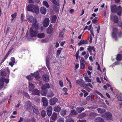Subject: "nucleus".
Segmentation results:
<instances>
[{
	"mask_svg": "<svg viewBox=\"0 0 122 122\" xmlns=\"http://www.w3.org/2000/svg\"><path fill=\"white\" fill-rule=\"evenodd\" d=\"M111 10L112 13H117V15L119 16L121 15L122 13V8L120 6L117 7L116 5H112L111 6Z\"/></svg>",
	"mask_w": 122,
	"mask_h": 122,
	"instance_id": "obj_1",
	"label": "nucleus"
},
{
	"mask_svg": "<svg viewBox=\"0 0 122 122\" xmlns=\"http://www.w3.org/2000/svg\"><path fill=\"white\" fill-rule=\"evenodd\" d=\"M98 115V114L94 112H91L89 115L88 119L90 120H93L95 117Z\"/></svg>",
	"mask_w": 122,
	"mask_h": 122,
	"instance_id": "obj_2",
	"label": "nucleus"
},
{
	"mask_svg": "<svg viewBox=\"0 0 122 122\" xmlns=\"http://www.w3.org/2000/svg\"><path fill=\"white\" fill-rule=\"evenodd\" d=\"M52 109V107L51 106H48L47 107L46 112L48 116L50 117L51 115Z\"/></svg>",
	"mask_w": 122,
	"mask_h": 122,
	"instance_id": "obj_3",
	"label": "nucleus"
},
{
	"mask_svg": "<svg viewBox=\"0 0 122 122\" xmlns=\"http://www.w3.org/2000/svg\"><path fill=\"white\" fill-rule=\"evenodd\" d=\"M37 31L34 30L32 28H30V35L31 37H33L37 36Z\"/></svg>",
	"mask_w": 122,
	"mask_h": 122,
	"instance_id": "obj_4",
	"label": "nucleus"
},
{
	"mask_svg": "<svg viewBox=\"0 0 122 122\" xmlns=\"http://www.w3.org/2000/svg\"><path fill=\"white\" fill-rule=\"evenodd\" d=\"M58 100V99L56 97H53L50 99L49 100L50 104L51 105H54Z\"/></svg>",
	"mask_w": 122,
	"mask_h": 122,
	"instance_id": "obj_5",
	"label": "nucleus"
},
{
	"mask_svg": "<svg viewBox=\"0 0 122 122\" xmlns=\"http://www.w3.org/2000/svg\"><path fill=\"white\" fill-rule=\"evenodd\" d=\"M50 20L49 18H46L44 19L43 25L45 27H47L49 25V24Z\"/></svg>",
	"mask_w": 122,
	"mask_h": 122,
	"instance_id": "obj_6",
	"label": "nucleus"
},
{
	"mask_svg": "<svg viewBox=\"0 0 122 122\" xmlns=\"http://www.w3.org/2000/svg\"><path fill=\"white\" fill-rule=\"evenodd\" d=\"M103 115L108 120L110 119L112 116V115L111 113L108 112H107L103 114Z\"/></svg>",
	"mask_w": 122,
	"mask_h": 122,
	"instance_id": "obj_7",
	"label": "nucleus"
},
{
	"mask_svg": "<svg viewBox=\"0 0 122 122\" xmlns=\"http://www.w3.org/2000/svg\"><path fill=\"white\" fill-rule=\"evenodd\" d=\"M41 101L42 102L43 106L46 107L48 104V100L47 98L44 97H42L41 99Z\"/></svg>",
	"mask_w": 122,
	"mask_h": 122,
	"instance_id": "obj_8",
	"label": "nucleus"
},
{
	"mask_svg": "<svg viewBox=\"0 0 122 122\" xmlns=\"http://www.w3.org/2000/svg\"><path fill=\"white\" fill-rule=\"evenodd\" d=\"M35 8V6L33 4L29 5L26 8L27 11L32 12L33 11V9Z\"/></svg>",
	"mask_w": 122,
	"mask_h": 122,
	"instance_id": "obj_9",
	"label": "nucleus"
},
{
	"mask_svg": "<svg viewBox=\"0 0 122 122\" xmlns=\"http://www.w3.org/2000/svg\"><path fill=\"white\" fill-rule=\"evenodd\" d=\"M76 82L78 85H80L81 87L83 86L86 87V86H84L85 84V82L83 80L81 79V81L78 80L76 81Z\"/></svg>",
	"mask_w": 122,
	"mask_h": 122,
	"instance_id": "obj_10",
	"label": "nucleus"
},
{
	"mask_svg": "<svg viewBox=\"0 0 122 122\" xmlns=\"http://www.w3.org/2000/svg\"><path fill=\"white\" fill-rule=\"evenodd\" d=\"M40 91L38 90L37 89H35L32 91V94L33 95H40Z\"/></svg>",
	"mask_w": 122,
	"mask_h": 122,
	"instance_id": "obj_11",
	"label": "nucleus"
},
{
	"mask_svg": "<svg viewBox=\"0 0 122 122\" xmlns=\"http://www.w3.org/2000/svg\"><path fill=\"white\" fill-rule=\"evenodd\" d=\"M50 88L49 84L47 83L44 84L41 87V88L44 90H45L47 88L49 89Z\"/></svg>",
	"mask_w": 122,
	"mask_h": 122,
	"instance_id": "obj_12",
	"label": "nucleus"
},
{
	"mask_svg": "<svg viewBox=\"0 0 122 122\" xmlns=\"http://www.w3.org/2000/svg\"><path fill=\"white\" fill-rule=\"evenodd\" d=\"M37 22L36 20H34V22L32 24V26L33 27L36 29H38L39 25L37 23Z\"/></svg>",
	"mask_w": 122,
	"mask_h": 122,
	"instance_id": "obj_13",
	"label": "nucleus"
},
{
	"mask_svg": "<svg viewBox=\"0 0 122 122\" xmlns=\"http://www.w3.org/2000/svg\"><path fill=\"white\" fill-rule=\"evenodd\" d=\"M51 118L53 121H56L57 119V113L54 112L53 113L51 117Z\"/></svg>",
	"mask_w": 122,
	"mask_h": 122,
	"instance_id": "obj_14",
	"label": "nucleus"
},
{
	"mask_svg": "<svg viewBox=\"0 0 122 122\" xmlns=\"http://www.w3.org/2000/svg\"><path fill=\"white\" fill-rule=\"evenodd\" d=\"M42 77L44 81L46 82H48L49 80V78L48 76L46 74L43 75Z\"/></svg>",
	"mask_w": 122,
	"mask_h": 122,
	"instance_id": "obj_15",
	"label": "nucleus"
},
{
	"mask_svg": "<svg viewBox=\"0 0 122 122\" xmlns=\"http://www.w3.org/2000/svg\"><path fill=\"white\" fill-rule=\"evenodd\" d=\"M0 80V89L2 88L4 86V78L3 77H1Z\"/></svg>",
	"mask_w": 122,
	"mask_h": 122,
	"instance_id": "obj_16",
	"label": "nucleus"
},
{
	"mask_svg": "<svg viewBox=\"0 0 122 122\" xmlns=\"http://www.w3.org/2000/svg\"><path fill=\"white\" fill-rule=\"evenodd\" d=\"M87 41L86 40H80L78 43V46H80L82 45V44H87Z\"/></svg>",
	"mask_w": 122,
	"mask_h": 122,
	"instance_id": "obj_17",
	"label": "nucleus"
},
{
	"mask_svg": "<svg viewBox=\"0 0 122 122\" xmlns=\"http://www.w3.org/2000/svg\"><path fill=\"white\" fill-rule=\"evenodd\" d=\"M61 109V107L59 105L55 106L53 108L54 110L56 112H58L60 111Z\"/></svg>",
	"mask_w": 122,
	"mask_h": 122,
	"instance_id": "obj_18",
	"label": "nucleus"
},
{
	"mask_svg": "<svg viewBox=\"0 0 122 122\" xmlns=\"http://www.w3.org/2000/svg\"><path fill=\"white\" fill-rule=\"evenodd\" d=\"M54 95V93L51 90H49L47 93V96L49 97H51L53 96Z\"/></svg>",
	"mask_w": 122,
	"mask_h": 122,
	"instance_id": "obj_19",
	"label": "nucleus"
},
{
	"mask_svg": "<svg viewBox=\"0 0 122 122\" xmlns=\"http://www.w3.org/2000/svg\"><path fill=\"white\" fill-rule=\"evenodd\" d=\"M95 122H104L103 119L100 117H97L95 120Z\"/></svg>",
	"mask_w": 122,
	"mask_h": 122,
	"instance_id": "obj_20",
	"label": "nucleus"
},
{
	"mask_svg": "<svg viewBox=\"0 0 122 122\" xmlns=\"http://www.w3.org/2000/svg\"><path fill=\"white\" fill-rule=\"evenodd\" d=\"M84 110V108L81 107H77L76 108L77 112L78 113H81Z\"/></svg>",
	"mask_w": 122,
	"mask_h": 122,
	"instance_id": "obj_21",
	"label": "nucleus"
},
{
	"mask_svg": "<svg viewBox=\"0 0 122 122\" xmlns=\"http://www.w3.org/2000/svg\"><path fill=\"white\" fill-rule=\"evenodd\" d=\"M97 110L98 112L101 114H103L106 111V110L105 109L100 108H97Z\"/></svg>",
	"mask_w": 122,
	"mask_h": 122,
	"instance_id": "obj_22",
	"label": "nucleus"
},
{
	"mask_svg": "<svg viewBox=\"0 0 122 122\" xmlns=\"http://www.w3.org/2000/svg\"><path fill=\"white\" fill-rule=\"evenodd\" d=\"M40 11L42 14H45L46 12V9L44 7H41L40 8Z\"/></svg>",
	"mask_w": 122,
	"mask_h": 122,
	"instance_id": "obj_23",
	"label": "nucleus"
},
{
	"mask_svg": "<svg viewBox=\"0 0 122 122\" xmlns=\"http://www.w3.org/2000/svg\"><path fill=\"white\" fill-rule=\"evenodd\" d=\"M32 12L35 13L37 15L39 13V9L37 6H35V8L33 9V11Z\"/></svg>",
	"mask_w": 122,
	"mask_h": 122,
	"instance_id": "obj_24",
	"label": "nucleus"
},
{
	"mask_svg": "<svg viewBox=\"0 0 122 122\" xmlns=\"http://www.w3.org/2000/svg\"><path fill=\"white\" fill-rule=\"evenodd\" d=\"M50 62V60L49 57V56H47L46 57V65L48 68L49 67Z\"/></svg>",
	"mask_w": 122,
	"mask_h": 122,
	"instance_id": "obj_25",
	"label": "nucleus"
},
{
	"mask_svg": "<svg viewBox=\"0 0 122 122\" xmlns=\"http://www.w3.org/2000/svg\"><path fill=\"white\" fill-rule=\"evenodd\" d=\"M36 19H34L33 16H29L28 18L27 19V20L29 22H32Z\"/></svg>",
	"mask_w": 122,
	"mask_h": 122,
	"instance_id": "obj_26",
	"label": "nucleus"
},
{
	"mask_svg": "<svg viewBox=\"0 0 122 122\" xmlns=\"http://www.w3.org/2000/svg\"><path fill=\"white\" fill-rule=\"evenodd\" d=\"M29 91H31L35 87V86L33 84L31 83H30V82H29Z\"/></svg>",
	"mask_w": 122,
	"mask_h": 122,
	"instance_id": "obj_27",
	"label": "nucleus"
},
{
	"mask_svg": "<svg viewBox=\"0 0 122 122\" xmlns=\"http://www.w3.org/2000/svg\"><path fill=\"white\" fill-rule=\"evenodd\" d=\"M34 113L36 114L39 113V111L37 107L35 106H34L32 107Z\"/></svg>",
	"mask_w": 122,
	"mask_h": 122,
	"instance_id": "obj_28",
	"label": "nucleus"
},
{
	"mask_svg": "<svg viewBox=\"0 0 122 122\" xmlns=\"http://www.w3.org/2000/svg\"><path fill=\"white\" fill-rule=\"evenodd\" d=\"M34 76V73L32 74H31V75L27 76L26 77V78L29 80H31L33 79Z\"/></svg>",
	"mask_w": 122,
	"mask_h": 122,
	"instance_id": "obj_29",
	"label": "nucleus"
},
{
	"mask_svg": "<svg viewBox=\"0 0 122 122\" xmlns=\"http://www.w3.org/2000/svg\"><path fill=\"white\" fill-rule=\"evenodd\" d=\"M86 115L85 113H82L78 116V117L79 118L81 119L84 117Z\"/></svg>",
	"mask_w": 122,
	"mask_h": 122,
	"instance_id": "obj_30",
	"label": "nucleus"
},
{
	"mask_svg": "<svg viewBox=\"0 0 122 122\" xmlns=\"http://www.w3.org/2000/svg\"><path fill=\"white\" fill-rule=\"evenodd\" d=\"M56 19L57 17L56 15H54L52 16L51 20V22L54 23H55Z\"/></svg>",
	"mask_w": 122,
	"mask_h": 122,
	"instance_id": "obj_31",
	"label": "nucleus"
},
{
	"mask_svg": "<svg viewBox=\"0 0 122 122\" xmlns=\"http://www.w3.org/2000/svg\"><path fill=\"white\" fill-rule=\"evenodd\" d=\"M66 110L63 109L61 111L60 113L62 116H64L66 114Z\"/></svg>",
	"mask_w": 122,
	"mask_h": 122,
	"instance_id": "obj_32",
	"label": "nucleus"
},
{
	"mask_svg": "<svg viewBox=\"0 0 122 122\" xmlns=\"http://www.w3.org/2000/svg\"><path fill=\"white\" fill-rule=\"evenodd\" d=\"M53 31V28H48L47 30V33L49 34L52 33Z\"/></svg>",
	"mask_w": 122,
	"mask_h": 122,
	"instance_id": "obj_33",
	"label": "nucleus"
},
{
	"mask_svg": "<svg viewBox=\"0 0 122 122\" xmlns=\"http://www.w3.org/2000/svg\"><path fill=\"white\" fill-rule=\"evenodd\" d=\"M117 96L119 101H122V94L117 95Z\"/></svg>",
	"mask_w": 122,
	"mask_h": 122,
	"instance_id": "obj_34",
	"label": "nucleus"
},
{
	"mask_svg": "<svg viewBox=\"0 0 122 122\" xmlns=\"http://www.w3.org/2000/svg\"><path fill=\"white\" fill-rule=\"evenodd\" d=\"M77 113L75 111V110H72L71 111L70 115H77Z\"/></svg>",
	"mask_w": 122,
	"mask_h": 122,
	"instance_id": "obj_35",
	"label": "nucleus"
},
{
	"mask_svg": "<svg viewBox=\"0 0 122 122\" xmlns=\"http://www.w3.org/2000/svg\"><path fill=\"white\" fill-rule=\"evenodd\" d=\"M44 91H42L41 92V94L42 96H46L47 93V91L46 90Z\"/></svg>",
	"mask_w": 122,
	"mask_h": 122,
	"instance_id": "obj_36",
	"label": "nucleus"
},
{
	"mask_svg": "<svg viewBox=\"0 0 122 122\" xmlns=\"http://www.w3.org/2000/svg\"><path fill=\"white\" fill-rule=\"evenodd\" d=\"M45 36L44 33H38L37 35L38 37L39 38H43Z\"/></svg>",
	"mask_w": 122,
	"mask_h": 122,
	"instance_id": "obj_37",
	"label": "nucleus"
},
{
	"mask_svg": "<svg viewBox=\"0 0 122 122\" xmlns=\"http://www.w3.org/2000/svg\"><path fill=\"white\" fill-rule=\"evenodd\" d=\"M122 58V55L121 54H118L117 56L116 59L117 61H120L121 60Z\"/></svg>",
	"mask_w": 122,
	"mask_h": 122,
	"instance_id": "obj_38",
	"label": "nucleus"
},
{
	"mask_svg": "<svg viewBox=\"0 0 122 122\" xmlns=\"http://www.w3.org/2000/svg\"><path fill=\"white\" fill-rule=\"evenodd\" d=\"M41 115L42 117H45L46 115L45 111L44 110L42 111L41 112Z\"/></svg>",
	"mask_w": 122,
	"mask_h": 122,
	"instance_id": "obj_39",
	"label": "nucleus"
},
{
	"mask_svg": "<svg viewBox=\"0 0 122 122\" xmlns=\"http://www.w3.org/2000/svg\"><path fill=\"white\" fill-rule=\"evenodd\" d=\"M85 79L86 82H90L91 81V80L89 79V77L87 76H86L84 77Z\"/></svg>",
	"mask_w": 122,
	"mask_h": 122,
	"instance_id": "obj_40",
	"label": "nucleus"
},
{
	"mask_svg": "<svg viewBox=\"0 0 122 122\" xmlns=\"http://www.w3.org/2000/svg\"><path fill=\"white\" fill-rule=\"evenodd\" d=\"M6 73L4 71H2L1 72L0 75L2 76H6Z\"/></svg>",
	"mask_w": 122,
	"mask_h": 122,
	"instance_id": "obj_41",
	"label": "nucleus"
},
{
	"mask_svg": "<svg viewBox=\"0 0 122 122\" xmlns=\"http://www.w3.org/2000/svg\"><path fill=\"white\" fill-rule=\"evenodd\" d=\"M43 5L46 6V8H48L49 6L48 3L46 1H43Z\"/></svg>",
	"mask_w": 122,
	"mask_h": 122,
	"instance_id": "obj_42",
	"label": "nucleus"
},
{
	"mask_svg": "<svg viewBox=\"0 0 122 122\" xmlns=\"http://www.w3.org/2000/svg\"><path fill=\"white\" fill-rule=\"evenodd\" d=\"M112 37L115 39V40L117 41V37L116 36V34L112 33Z\"/></svg>",
	"mask_w": 122,
	"mask_h": 122,
	"instance_id": "obj_43",
	"label": "nucleus"
},
{
	"mask_svg": "<svg viewBox=\"0 0 122 122\" xmlns=\"http://www.w3.org/2000/svg\"><path fill=\"white\" fill-rule=\"evenodd\" d=\"M84 86H86L85 88H86V86H89L91 88H93V87L92 85L90 83H88L86 84L85 83L84 85Z\"/></svg>",
	"mask_w": 122,
	"mask_h": 122,
	"instance_id": "obj_44",
	"label": "nucleus"
},
{
	"mask_svg": "<svg viewBox=\"0 0 122 122\" xmlns=\"http://www.w3.org/2000/svg\"><path fill=\"white\" fill-rule=\"evenodd\" d=\"M58 122H64V119L62 117L58 119Z\"/></svg>",
	"mask_w": 122,
	"mask_h": 122,
	"instance_id": "obj_45",
	"label": "nucleus"
},
{
	"mask_svg": "<svg viewBox=\"0 0 122 122\" xmlns=\"http://www.w3.org/2000/svg\"><path fill=\"white\" fill-rule=\"evenodd\" d=\"M62 48H60V49L58 50L57 51L56 54L57 55H59L61 53V50Z\"/></svg>",
	"mask_w": 122,
	"mask_h": 122,
	"instance_id": "obj_46",
	"label": "nucleus"
},
{
	"mask_svg": "<svg viewBox=\"0 0 122 122\" xmlns=\"http://www.w3.org/2000/svg\"><path fill=\"white\" fill-rule=\"evenodd\" d=\"M118 31V30L116 28H114L113 29V31L112 33L116 34Z\"/></svg>",
	"mask_w": 122,
	"mask_h": 122,
	"instance_id": "obj_47",
	"label": "nucleus"
},
{
	"mask_svg": "<svg viewBox=\"0 0 122 122\" xmlns=\"http://www.w3.org/2000/svg\"><path fill=\"white\" fill-rule=\"evenodd\" d=\"M24 94L25 96L27 98L29 99L30 98L29 95L27 93L25 92L24 93Z\"/></svg>",
	"mask_w": 122,
	"mask_h": 122,
	"instance_id": "obj_48",
	"label": "nucleus"
},
{
	"mask_svg": "<svg viewBox=\"0 0 122 122\" xmlns=\"http://www.w3.org/2000/svg\"><path fill=\"white\" fill-rule=\"evenodd\" d=\"M3 77L4 78V82L5 81V83L7 84L9 82V80L8 79H6L5 77Z\"/></svg>",
	"mask_w": 122,
	"mask_h": 122,
	"instance_id": "obj_49",
	"label": "nucleus"
},
{
	"mask_svg": "<svg viewBox=\"0 0 122 122\" xmlns=\"http://www.w3.org/2000/svg\"><path fill=\"white\" fill-rule=\"evenodd\" d=\"M34 74V77H35V78L36 79L38 80H39V79H40V77L39 76L37 75H36V76L35 75V73Z\"/></svg>",
	"mask_w": 122,
	"mask_h": 122,
	"instance_id": "obj_50",
	"label": "nucleus"
},
{
	"mask_svg": "<svg viewBox=\"0 0 122 122\" xmlns=\"http://www.w3.org/2000/svg\"><path fill=\"white\" fill-rule=\"evenodd\" d=\"M85 68V65L84 64L82 63H81V69H83Z\"/></svg>",
	"mask_w": 122,
	"mask_h": 122,
	"instance_id": "obj_51",
	"label": "nucleus"
},
{
	"mask_svg": "<svg viewBox=\"0 0 122 122\" xmlns=\"http://www.w3.org/2000/svg\"><path fill=\"white\" fill-rule=\"evenodd\" d=\"M114 22L115 23H117L118 22V18L117 16L115 17V19L114 20Z\"/></svg>",
	"mask_w": 122,
	"mask_h": 122,
	"instance_id": "obj_52",
	"label": "nucleus"
},
{
	"mask_svg": "<svg viewBox=\"0 0 122 122\" xmlns=\"http://www.w3.org/2000/svg\"><path fill=\"white\" fill-rule=\"evenodd\" d=\"M92 22L95 24L97 23L98 20L96 19H94L92 20Z\"/></svg>",
	"mask_w": 122,
	"mask_h": 122,
	"instance_id": "obj_53",
	"label": "nucleus"
},
{
	"mask_svg": "<svg viewBox=\"0 0 122 122\" xmlns=\"http://www.w3.org/2000/svg\"><path fill=\"white\" fill-rule=\"evenodd\" d=\"M53 3H54L55 5L58 6H59V3L56 0L54 2H53Z\"/></svg>",
	"mask_w": 122,
	"mask_h": 122,
	"instance_id": "obj_54",
	"label": "nucleus"
},
{
	"mask_svg": "<svg viewBox=\"0 0 122 122\" xmlns=\"http://www.w3.org/2000/svg\"><path fill=\"white\" fill-rule=\"evenodd\" d=\"M74 121L72 119L70 118L68 119L67 121L66 122H74Z\"/></svg>",
	"mask_w": 122,
	"mask_h": 122,
	"instance_id": "obj_55",
	"label": "nucleus"
},
{
	"mask_svg": "<svg viewBox=\"0 0 122 122\" xmlns=\"http://www.w3.org/2000/svg\"><path fill=\"white\" fill-rule=\"evenodd\" d=\"M59 83L60 86L61 87L63 86V82L61 80H60L59 81Z\"/></svg>",
	"mask_w": 122,
	"mask_h": 122,
	"instance_id": "obj_56",
	"label": "nucleus"
},
{
	"mask_svg": "<svg viewBox=\"0 0 122 122\" xmlns=\"http://www.w3.org/2000/svg\"><path fill=\"white\" fill-rule=\"evenodd\" d=\"M11 61L15 63V59L14 57H12L11 59Z\"/></svg>",
	"mask_w": 122,
	"mask_h": 122,
	"instance_id": "obj_57",
	"label": "nucleus"
},
{
	"mask_svg": "<svg viewBox=\"0 0 122 122\" xmlns=\"http://www.w3.org/2000/svg\"><path fill=\"white\" fill-rule=\"evenodd\" d=\"M27 106H31V102L29 101H28L26 102Z\"/></svg>",
	"mask_w": 122,
	"mask_h": 122,
	"instance_id": "obj_58",
	"label": "nucleus"
},
{
	"mask_svg": "<svg viewBox=\"0 0 122 122\" xmlns=\"http://www.w3.org/2000/svg\"><path fill=\"white\" fill-rule=\"evenodd\" d=\"M17 14L16 13H15L11 15L13 19H14L16 16Z\"/></svg>",
	"mask_w": 122,
	"mask_h": 122,
	"instance_id": "obj_59",
	"label": "nucleus"
},
{
	"mask_svg": "<svg viewBox=\"0 0 122 122\" xmlns=\"http://www.w3.org/2000/svg\"><path fill=\"white\" fill-rule=\"evenodd\" d=\"M48 41L46 39H43L41 41V42L42 43H43L44 42H47Z\"/></svg>",
	"mask_w": 122,
	"mask_h": 122,
	"instance_id": "obj_60",
	"label": "nucleus"
},
{
	"mask_svg": "<svg viewBox=\"0 0 122 122\" xmlns=\"http://www.w3.org/2000/svg\"><path fill=\"white\" fill-rule=\"evenodd\" d=\"M53 9L55 11L57 10L58 7L56 6H54L53 7Z\"/></svg>",
	"mask_w": 122,
	"mask_h": 122,
	"instance_id": "obj_61",
	"label": "nucleus"
},
{
	"mask_svg": "<svg viewBox=\"0 0 122 122\" xmlns=\"http://www.w3.org/2000/svg\"><path fill=\"white\" fill-rule=\"evenodd\" d=\"M80 62L81 63V62L84 63L85 62V60L84 59L83 57H81L80 61Z\"/></svg>",
	"mask_w": 122,
	"mask_h": 122,
	"instance_id": "obj_62",
	"label": "nucleus"
},
{
	"mask_svg": "<svg viewBox=\"0 0 122 122\" xmlns=\"http://www.w3.org/2000/svg\"><path fill=\"white\" fill-rule=\"evenodd\" d=\"M36 119L34 117L32 118L31 119V121L32 122H37L36 121Z\"/></svg>",
	"mask_w": 122,
	"mask_h": 122,
	"instance_id": "obj_63",
	"label": "nucleus"
},
{
	"mask_svg": "<svg viewBox=\"0 0 122 122\" xmlns=\"http://www.w3.org/2000/svg\"><path fill=\"white\" fill-rule=\"evenodd\" d=\"M86 120H78L77 122H86Z\"/></svg>",
	"mask_w": 122,
	"mask_h": 122,
	"instance_id": "obj_64",
	"label": "nucleus"
}]
</instances>
